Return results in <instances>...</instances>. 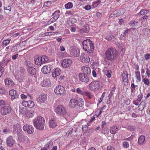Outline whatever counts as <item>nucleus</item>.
Returning a JSON list of instances; mask_svg holds the SVG:
<instances>
[{
    "label": "nucleus",
    "instance_id": "obj_1",
    "mask_svg": "<svg viewBox=\"0 0 150 150\" xmlns=\"http://www.w3.org/2000/svg\"><path fill=\"white\" fill-rule=\"evenodd\" d=\"M33 123L34 126L36 129L42 130L44 128L45 120L44 118L41 116H37L33 120Z\"/></svg>",
    "mask_w": 150,
    "mask_h": 150
},
{
    "label": "nucleus",
    "instance_id": "obj_2",
    "mask_svg": "<svg viewBox=\"0 0 150 150\" xmlns=\"http://www.w3.org/2000/svg\"><path fill=\"white\" fill-rule=\"evenodd\" d=\"M83 46L84 50L89 53L92 52L94 50V46L92 42L89 39L84 40L83 42Z\"/></svg>",
    "mask_w": 150,
    "mask_h": 150
},
{
    "label": "nucleus",
    "instance_id": "obj_3",
    "mask_svg": "<svg viewBox=\"0 0 150 150\" xmlns=\"http://www.w3.org/2000/svg\"><path fill=\"white\" fill-rule=\"evenodd\" d=\"M116 50L113 48L108 49L105 53L106 59L108 60L112 61L116 56Z\"/></svg>",
    "mask_w": 150,
    "mask_h": 150
},
{
    "label": "nucleus",
    "instance_id": "obj_4",
    "mask_svg": "<svg viewBox=\"0 0 150 150\" xmlns=\"http://www.w3.org/2000/svg\"><path fill=\"white\" fill-rule=\"evenodd\" d=\"M13 131L14 132H16L17 134L19 136H21L23 138V139L28 140V137H24L23 136L21 133L22 132V130L21 129L20 125L19 124H16L13 126Z\"/></svg>",
    "mask_w": 150,
    "mask_h": 150
},
{
    "label": "nucleus",
    "instance_id": "obj_5",
    "mask_svg": "<svg viewBox=\"0 0 150 150\" xmlns=\"http://www.w3.org/2000/svg\"><path fill=\"white\" fill-rule=\"evenodd\" d=\"M56 113L60 116H64L67 113L65 108L62 105H58L55 110Z\"/></svg>",
    "mask_w": 150,
    "mask_h": 150
},
{
    "label": "nucleus",
    "instance_id": "obj_6",
    "mask_svg": "<svg viewBox=\"0 0 150 150\" xmlns=\"http://www.w3.org/2000/svg\"><path fill=\"white\" fill-rule=\"evenodd\" d=\"M54 91L56 95L60 96H63L65 93L64 88L61 85L57 86L54 89Z\"/></svg>",
    "mask_w": 150,
    "mask_h": 150
},
{
    "label": "nucleus",
    "instance_id": "obj_7",
    "mask_svg": "<svg viewBox=\"0 0 150 150\" xmlns=\"http://www.w3.org/2000/svg\"><path fill=\"white\" fill-rule=\"evenodd\" d=\"M99 82L98 81H93L89 85V88L92 91H96L99 88Z\"/></svg>",
    "mask_w": 150,
    "mask_h": 150
},
{
    "label": "nucleus",
    "instance_id": "obj_8",
    "mask_svg": "<svg viewBox=\"0 0 150 150\" xmlns=\"http://www.w3.org/2000/svg\"><path fill=\"white\" fill-rule=\"evenodd\" d=\"M11 111V108L9 106H5L1 107L0 109V113L1 115H5L10 113Z\"/></svg>",
    "mask_w": 150,
    "mask_h": 150
},
{
    "label": "nucleus",
    "instance_id": "obj_9",
    "mask_svg": "<svg viewBox=\"0 0 150 150\" xmlns=\"http://www.w3.org/2000/svg\"><path fill=\"white\" fill-rule=\"evenodd\" d=\"M79 80L82 82L85 83L89 82L90 79L89 78L88 75L80 73L79 75Z\"/></svg>",
    "mask_w": 150,
    "mask_h": 150
},
{
    "label": "nucleus",
    "instance_id": "obj_10",
    "mask_svg": "<svg viewBox=\"0 0 150 150\" xmlns=\"http://www.w3.org/2000/svg\"><path fill=\"white\" fill-rule=\"evenodd\" d=\"M80 60L82 63H88L90 62V58L88 54L83 53L80 56Z\"/></svg>",
    "mask_w": 150,
    "mask_h": 150
},
{
    "label": "nucleus",
    "instance_id": "obj_11",
    "mask_svg": "<svg viewBox=\"0 0 150 150\" xmlns=\"http://www.w3.org/2000/svg\"><path fill=\"white\" fill-rule=\"evenodd\" d=\"M47 99V96L45 94H41L38 97L37 101L38 103L42 104L45 103Z\"/></svg>",
    "mask_w": 150,
    "mask_h": 150
},
{
    "label": "nucleus",
    "instance_id": "obj_12",
    "mask_svg": "<svg viewBox=\"0 0 150 150\" xmlns=\"http://www.w3.org/2000/svg\"><path fill=\"white\" fill-rule=\"evenodd\" d=\"M23 129L25 131H27L28 133L31 134L34 131V128L32 126L28 125H25L23 127Z\"/></svg>",
    "mask_w": 150,
    "mask_h": 150
},
{
    "label": "nucleus",
    "instance_id": "obj_13",
    "mask_svg": "<svg viewBox=\"0 0 150 150\" xmlns=\"http://www.w3.org/2000/svg\"><path fill=\"white\" fill-rule=\"evenodd\" d=\"M71 60L66 59L63 60L61 65L62 66L65 68H67L69 67L72 63Z\"/></svg>",
    "mask_w": 150,
    "mask_h": 150
},
{
    "label": "nucleus",
    "instance_id": "obj_14",
    "mask_svg": "<svg viewBox=\"0 0 150 150\" xmlns=\"http://www.w3.org/2000/svg\"><path fill=\"white\" fill-rule=\"evenodd\" d=\"M50 80V79L49 78L45 79L41 83V85L43 87H49L50 86L51 83Z\"/></svg>",
    "mask_w": 150,
    "mask_h": 150
},
{
    "label": "nucleus",
    "instance_id": "obj_15",
    "mask_svg": "<svg viewBox=\"0 0 150 150\" xmlns=\"http://www.w3.org/2000/svg\"><path fill=\"white\" fill-rule=\"evenodd\" d=\"M23 106L25 107L32 108L34 107L35 104L34 102L32 101H23L22 102Z\"/></svg>",
    "mask_w": 150,
    "mask_h": 150
},
{
    "label": "nucleus",
    "instance_id": "obj_16",
    "mask_svg": "<svg viewBox=\"0 0 150 150\" xmlns=\"http://www.w3.org/2000/svg\"><path fill=\"white\" fill-rule=\"evenodd\" d=\"M9 94L11 96V98L12 100L18 98L19 95L16 91L14 89L10 90L9 91Z\"/></svg>",
    "mask_w": 150,
    "mask_h": 150
},
{
    "label": "nucleus",
    "instance_id": "obj_17",
    "mask_svg": "<svg viewBox=\"0 0 150 150\" xmlns=\"http://www.w3.org/2000/svg\"><path fill=\"white\" fill-rule=\"evenodd\" d=\"M80 50L77 48H73L70 52L71 54L74 56L78 57L79 55Z\"/></svg>",
    "mask_w": 150,
    "mask_h": 150
},
{
    "label": "nucleus",
    "instance_id": "obj_18",
    "mask_svg": "<svg viewBox=\"0 0 150 150\" xmlns=\"http://www.w3.org/2000/svg\"><path fill=\"white\" fill-rule=\"evenodd\" d=\"M56 119L55 118H51L49 120V125L50 127H51L54 128L57 125V123L56 122Z\"/></svg>",
    "mask_w": 150,
    "mask_h": 150
},
{
    "label": "nucleus",
    "instance_id": "obj_19",
    "mask_svg": "<svg viewBox=\"0 0 150 150\" xmlns=\"http://www.w3.org/2000/svg\"><path fill=\"white\" fill-rule=\"evenodd\" d=\"M81 69L83 72V74L89 75L91 74V69L89 67L86 66H83L81 67Z\"/></svg>",
    "mask_w": 150,
    "mask_h": 150
},
{
    "label": "nucleus",
    "instance_id": "obj_20",
    "mask_svg": "<svg viewBox=\"0 0 150 150\" xmlns=\"http://www.w3.org/2000/svg\"><path fill=\"white\" fill-rule=\"evenodd\" d=\"M24 71V69L23 68L20 67L15 71V75L18 78H20L21 77V76L22 75Z\"/></svg>",
    "mask_w": 150,
    "mask_h": 150
},
{
    "label": "nucleus",
    "instance_id": "obj_21",
    "mask_svg": "<svg viewBox=\"0 0 150 150\" xmlns=\"http://www.w3.org/2000/svg\"><path fill=\"white\" fill-rule=\"evenodd\" d=\"M51 69L49 65L44 66L41 69V71L45 74H47L50 72Z\"/></svg>",
    "mask_w": 150,
    "mask_h": 150
},
{
    "label": "nucleus",
    "instance_id": "obj_22",
    "mask_svg": "<svg viewBox=\"0 0 150 150\" xmlns=\"http://www.w3.org/2000/svg\"><path fill=\"white\" fill-rule=\"evenodd\" d=\"M6 142L8 146L11 147L14 144L15 140L12 137L10 136L7 139Z\"/></svg>",
    "mask_w": 150,
    "mask_h": 150
},
{
    "label": "nucleus",
    "instance_id": "obj_23",
    "mask_svg": "<svg viewBox=\"0 0 150 150\" xmlns=\"http://www.w3.org/2000/svg\"><path fill=\"white\" fill-rule=\"evenodd\" d=\"M5 84L9 87H12L14 86V83L13 80L11 79L7 78L5 80Z\"/></svg>",
    "mask_w": 150,
    "mask_h": 150
},
{
    "label": "nucleus",
    "instance_id": "obj_24",
    "mask_svg": "<svg viewBox=\"0 0 150 150\" xmlns=\"http://www.w3.org/2000/svg\"><path fill=\"white\" fill-rule=\"evenodd\" d=\"M34 60L35 64L37 65H41L43 64L42 61L40 57L38 56H35Z\"/></svg>",
    "mask_w": 150,
    "mask_h": 150
},
{
    "label": "nucleus",
    "instance_id": "obj_25",
    "mask_svg": "<svg viewBox=\"0 0 150 150\" xmlns=\"http://www.w3.org/2000/svg\"><path fill=\"white\" fill-rule=\"evenodd\" d=\"M61 73V69L59 68H57L54 69V72L52 73V76L53 77H55L60 75Z\"/></svg>",
    "mask_w": 150,
    "mask_h": 150
},
{
    "label": "nucleus",
    "instance_id": "obj_26",
    "mask_svg": "<svg viewBox=\"0 0 150 150\" xmlns=\"http://www.w3.org/2000/svg\"><path fill=\"white\" fill-rule=\"evenodd\" d=\"M77 101L75 99H72L71 100L69 104V106L71 108H74L77 105Z\"/></svg>",
    "mask_w": 150,
    "mask_h": 150
},
{
    "label": "nucleus",
    "instance_id": "obj_27",
    "mask_svg": "<svg viewBox=\"0 0 150 150\" xmlns=\"http://www.w3.org/2000/svg\"><path fill=\"white\" fill-rule=\"evenodd\" d=\"M119 129V127L115 125L113 126L110 129V133L112 134H115Z\"/></svg>",
    "mask_w": 150,
    "mask_h": 150
},
{
    "label": "nucleus",
    "instance_id": "obj_28",
    "mask_svg": "<svg viewBox=\"0 0 150 150\" xmlns=\"http://www.w3.org/2000/svg\"><path fill=\"white\" fill-rule=\"evenodd\" d=\"M128 79L127 73L126 71H123L122 74V80L123 82H127Z\"/></svg>",
    "mask_w": 150,
    "mask_h": 150
},
{
    "label": "nucleus",
    "instance_id": "obj_29",
    "mask_svg": "<svg viewBox=\"0 0 150 150\" xmlns=\"http://www.w3.org/2000/svg\"><path fill=\"white\" fill-rule=\"evenodd\" d=\"M34 114V112L32 111H27L25 113V115L28 118L32 117Z\"/></svg>",
    "mask_w": 150,
    "mask_h": 150
},
{
    "label": "nucleus",
    "instance_id": "obj_30",
    "mask_svg": "<svg viewBox=\"0 0 150 150\" xmlns=\"http://www.w3.org/2000/svg\"><path fill=\"white\" fill-rule=\"evenodd\" d=\"M145 137L143 135H141L139 137L138 139V143L139 144H144L145 143Z\"/></svg>",
    "mask_w": 150,
    "mask_h": 150
},
{
    "label": "nucleus",
    "instance_id": "obj_31",
    "mask_svg": "<svg viewBox=\"0 0 150 150\" xmlns=\"http://www.w3.org/2000/svg\"><path fill=\"white\" fill-rule=\"evenodd\" d=\"M60 13V11L59 10L55 11L52 14V16L55 18V19H57L59 16V13Z\"/></svg>",
    "mask_w": 150,
    "mask_h": 150
},
{
    "label": "nucleus",
    "instance_id": "obj_32",
    "mask_svg": "<svg viewBox=\"0 0 150 150\" xmlns=\"http://www.w3.org/2000/svg\"><path fill=\"white\" fill-rule=\"evenodd\" d=\"M77 101V105L79 106H82L84 104V102L83 99L79 98Z\"/></svg>",
    "mask_w": 150,
    "mask_h": 150
},
{
    "label": "nucleus",
    "instance_id": "obj_33",
    "mask_svg": "<svg viewBox=\"0 0 150 150\" xmlns=\"http://www.w3.org/2000/svg\"><path fill=\"white\" fill-rule=\"evenodd\" d=\"M28 71L29 73L33 74H35L36 71V69L33 67L30 68H28Z\"/></svg>",
    "mask_w": 150,
    "mask_h": 150
},
{
    "label": "nucleus",
    "instance_id": "obj_34",
    "mask_svg": "<svg viewBox=\"0 0 150 150\" xmlns=\"http://www.w3.org/2000/svg\"><path fill=\"white\" fill-rule=\"evenodd\" d=\"M40 57L41 59H42L43 64L46 63L49 60L47 56L45 55H43Z\"/></svg>",
    "mask_w": 150,
    "mask_h": 150
},
{
    "label": "nucleus",
    "instance_id": "obj_35",
    "mask_svg": "<svg viewBox=\"0 0 150 150\" xmlns=\"http://www.w3.org/2000/svg\"><path fill=\"white\" fill-rule=\"evenodd\" d=\"M105 39L110 41H113L114 39V36L111 34L105 37Z\"/></svg>",
    "mask_w": 150,
    "mask_h": 150
},
{
    "label": "nucleus",
    "instance_id": "obj_36",
    "mask_svg": "<svg viewBox=\"0 0 150 150\" xmlns=\"http://www.w3.org/2000/svg\"><path fill=\"white\" fill-rule=\"evenodd\" d=\"M73 5L71 2H69L65 5V7L67 9H70L72 8Z\"/></svg>",
    "mask_w": 150,
    "mask_h": 150
},
{
    "label": "nucleus",
    "instance_id": "obj_37",
    "mask_svg": "<svg viewBox=\"0 0 150 150\" xmlns=\"http://www.w3.org/2000/svg\"><path fill=\"white\" fill-rule=\"evenodd\" d=\"M116 89V88L115 87H113L111 90V91L110 92V93L108 95V97L109 98V99H110V98L112 97L113 94H114L115 92V90Z\"/></svg>",
    "mask_w": 150,
    "mask_h": 150
},
{
    "label": "nucleus",
    "instance_id": "obj_38",
    "mask_svg": "<svg viewBox=\"0 0 150 150\" xmlns=\"http://www.w3.org/2000/svg\"><path fill=\"white\" fill-rule=\"evenodd\" d=\"M53 144V142L52 140H51L48 141L47 143L46 144V147L48 148L51 147Z\"/></svg>",
    "mask_w": 150,
    "mask_h": 150
},
{
    "label": "nucleus",
    "instance_id": "obj_39",
    "mask_svg": "<svg viewBox=\"0 0 150 150\" xmlns=\"http://www.w3.org/2000/svg\"><path fill=\"white\" fill-rule=\"evenodd\" d=\"M76 92L78 94L82 95H84L85 94L84 92L82 91L81 89L80 88H78L76 90Z\"/></svg>",
    "mask_w": 150,
    "mask_h": 150
},
{
    "label": "nucleus",
    "instance_id": "obj_40",
    "mask_svg": "<svg viewBox=\"0 0 150 150\" xmlns=\"http://www.w3.org/2000/svg\"><path fill=\"white\" fill-rule=\"evenodd\" d=\"M143 31L146 35H150V30L149 29H144L143 30Z\"/></svg>",
    "mask_w": 150,
    "mask_h": 150
},
{
    "label": "nucleus",
    "instance_id": "obj_41",
    "mask_svg": "<svg viewBox=\"0 0 150 150\" xmlns=\"http://www.w3.org/2000/svg\"><path fill=\"white\" fill-rule=\"evenodd\" d=\"M21 98L22 99L24 100L26 99L27 98H29V99H30L31 96L29 94H27V96L24 94H22L21 95Z\"/></svg>",
    "mask_w": 150,
    "mask_h": 150
},
{
    "label": "nucleus",
    "instance_id": "obj_42",
    "mask_svg": "<svg viewBox=\"0 0 150 150\" xmlns=\"http://www.w3.org/2000/svg\"><path fill=\"white\" fill-rule=\"evenodd\" d=\"M88 26H86V27H84L82 29H81L79 30L80 32L82 33L83 32H87L88 31Z\"/></svg>",
    "mask_w": 150,
    "mask_h": 150
},
{
    "label": "nucleus",
    "instance_id": "obj_43",
    "mask_svg": "<svg viewBox=\"0 0 150 150\" xmlns=\"http://www.w3.org/2000/svg\"><path fill=\"white\" fill-rule=\"evenodd\" d=\"M149 12V11L143 9L141 10L139 13L141 15H144L147 14Z\"/></svg>",
    "mask_w": 150,
    "mask_h": 150
},
{
    "label": "nucleus",
    "instance_id": "obj_44",
    "mask_svg": "<svg viewBox=\"0 0 150 150\" xmlns=\"http://www.w3.org/2000/svg\"><path fill=\"white\" fill-rule=\"evenodd\" d=\"M10 41V40L6 39L5 40H4L2 42V45L3 46H7L8 45Z\"/></svg>",
    "mask_w": 150,
    "mask_h": 150
},
{
    "label": "nucleus",
    "instance_id": "obj_45",
    "mask_svg": "<svg viewBox=\"0 0 150 150\" xmlns=\"http://www.w3.org/2000/svg\"><path fill=\"white\" fill-rule=\"evenodd\" d=\"M112 14L115 17H116L120 16V12L119 10H117L114 11L113 13H112Z\"/></svg>",
    "mask_w": 150,
    "mask_h": 150
},
{
    "label": "nucleus",
    "instance_id": "obj_46",
    "mask_svg": "<svg viewBox=\"0 0 150 150\" xmlns=\"http://www.w3.org/2000/svg\"><path fill=\"white\" fill-rule=\"evenodd\" d=\"M143 81L145 84L147 86H149L150 84V81L147 78H144L143 79Z\"/></svg>",
    "mask_w": 150,
    "mask_h": 150
},
{
    "label": "nucleus",
    "instance_id": "obj_47",
    "mask_svg": "<svg viewBox=\"0 0 150 150\" xmlns=\"http://www.w3.org/2000/svg\"><path fill=\"white\" fill-rule=\"evenodd\" d=\"M18 47V45H16L13 47L11 49V52H16L17 50Z\"/></svg>",
    "mask_w": 150,
    "mask_h": 150
},
{
    "label": "nucleus",
    "instance_id": "obj_48",
    "mask_svg": "<svg viewBox=\"0 0 150 150\" xmlns=\"http://www.w3.org/2000/svg\"><path fill=\"white\" fill-rule=\"evenodd\" d=\"M138 23L134 21H132L129 23V25L132 27L137 25Z\"/></svg>",
    "mask_w": 150,
    "mask_h": 150
},
{
    "label": "nucleus",
    "instance_id": "obj_49",
    "mask_svg": "<svg viewBox=\"0 0 150 150\" xmlns=\"http://www.w3.org/2000/svg\"><path fill=\"white\" fill-rule=\"evenodd\" d=\"M85 94L89 98H91L92 96L91 95V93L90 92L88 91H86L84 92Z\"/></svg>",
    "mask_w": 150,
    "mask_h": 150
},
{
    "label": "nucleus",
    "instance_id": "obj_50",
    "mask_svg": "<svg viewBox=\"0 0 150 150\" xmlns=\"http://www.w3.org/2000/svg\"><path fill=\"white\" fill-rule=\"evenodd\" d=\"M105 93L104 92L103 93L102 95H101V97L100 98V99L99 100V101L98 102V104L100 103L102 101L103 99V98L105 96Z\"/></svg>",
    "mask_w": 150,
    "mask_h": 150
},
{
    "label": "nucleus",
    "instance_id": "obj_51",
    "mask_svg": "<svg viewBox=\"0 0 150 150\" xmlns=\"http://www.w3.org/2000/svg\"><path fill=\"white\" fill-rule=\"evenodd\" d=\"M122 145L123 147L125 148H128L129 147V144L127 142H124L122 143Z\"/></svg>",
    "mask_w": 150,
    "mask_h": 150
},
{
    "label": "nucleus",
    "instance_id": "obj_52",
    "mask_svg": "<svg viewBox=\"0 0 150 150\" xmlns=\"http://www.w3.org/2000/svg\"><path fill=\"white\" fill-rule=\"evenodd\" d=\"M73 129L72 128H70L69 130H68L67 132L66 133V136H69V135L72 134V132Z\"/></svg>",
    "mask_w": 150,
    "mask_h": 150
},
{
    "label": "nucleus",
    "instance_id": "obj_53",
    "mask_svg": "<svg viewBox=\"0 0 150 150\" xmlns=\"http://www.w3.org/2000/svg\"><path fill=\"white\" fill-rule=\"evenodd\" d=\"M73 12L70 11H67L65 13V15L67 16L73 15Z\"/></svg>",
    "mask_w": 150,
    "mask_h": 150
},
{
    "label": "nucleus",
    "instance_id": "obj_54",
    "mask_svg": "<svg viewBox=\"0 0 150 150\" xmlns=\"http://www.w3.org/2000/svg\"><path fill=\"white\" fill-rule=\"evenodd\" d=\"M112 71L110 70H109L108 71H107V73L106 74H105L107 77L108 78H110L111 76V74L112 73Z\"/></svg>",
    "mask_w": 150,
    "mask_h": 150
},
{
    "label": "nucleus",
    "instance_id": "obj_55",
    "mask_svg": "<svg viewBox=\"0 0 150 150\" xmlns=\"http://www.w3.org/2000/svg\"><path fill=\"white\" fill-rule=\"evenodd\" d=\"M26 64L28 68H30L33 67V64L30 62H27Z\"/></svg>",
    "mask_w": 150,
    "mask_h": 150
},
{
    "label": "nucleus",
    "instance_id": "obj_56",
    "mask_svg": "<svg viewBox=\"0 0 150 150\" xmlns=\"http://www.w3.org/2000/svg\"><path fill=\"white\" fill-rule=\"evenodd\" d=\"M140 102V101L137 99L136 100H134L133 102V103L135 105L137 106L139 105Z\"/></svg>",
    "mask_w": 150,
    "mask_h": 150
},
{
    "label": "nucleus",
    "instance_id": "obj_57",
    "mask_svg": "<svg viewBox=\"0 0 150 150\" xmlns=\"http://www.w3.org/2000/svg\"><path fill=\"white\" fill-rule=\"evenodd\" d=\"M5 93V88L4 87L0 88V94H3Z\"/></svg>",
    "mask_w": 150,
    "mask_h": 150
},
{
    "label": "nucleus",
    "instance_id": "obj_58",
    "mask_svg": "<svg viewBox=\"0 0 150 150\" xmlns=\"http://www.w3.org/2000/svg\"><path fill=\"white\" fill-rule=\"evenodd\" d=\"M146 74L147 75L148 78L150 77V70L148 68H146Z\"/></svg>",
    "mask_w": 150,
    "mask_h": 150
},
{
    "label": "nucleus",
    "instance_id": "obj_59",
    "mask_svg": "<svg viewBox=\"0 0 150 150\" xmlns=\"http://www.w3.org/2000/svg\"><path fill=\"white\" fill-rule=\"evenodd\" d=\"M83 8L88 11L91 9V7L90 5H87L84 7H83Z\"/></svg>",
    "mask_w": 150,
    "mask_h": 150
},
{
    "label": "nucleus",
    "instance_id": "obj_60",
    "mask_svg": "<svg viewBox=\"0 0 150 150\" xmlns=\"http://www.w3.org/2000/svg\"><path fill=\"white\" fill-rule=\"evenodd\" d=\"M51 4V2L50 1H47L44 3V5L47 7L50 6Z\"/></svg>",
    "mask_w": 150,
    "mask_h": 150
},
{
    "label": "nucleus",
    "instance_id": "obj_61",
    "mask_svg": "<svg viewBox=\"0 0 150 150\" xmlns=\"http://www.w3.org/2000/svg\"><path fill=\"white\" fill-rule=\"evenodd\" d=\"M143 97V94L141 93L140 94H139L137 96V99L141 101Z\"/></svg>",
    "mask_w": 150,
    "mask_h": 150
},
{
    "label": "nucleus",
    "instance_id": "obj_62",
    "mask_svg": "<svg viewBox=\"0 0 150 150\" xmlns=\"http://www.w3.org/2000/svg\"><path fill=\"white\" fill-rule=\"evenodd\" d=\"M144 56L146 60H147L150 58V55L149 54H145Z\"/></svg>",
    "mask_w": 150,
    "mask_h": 150
},
{
    "label": "nucleus",
    "instance_id": "obj_63",
    "mask_svg": "<svg viewBox=\"0 0 150 150\" xmlns=\"http://www.w3.org/2000/svg\"><path fill=\"white\" fill-rule=\"evenodd\" d=\"M120 15L123 14L125 11V10L124 8H121L119 9Z\"/></svg>",
    "mask_w": 150,
    "mask_h": 150
},
{
    "label": "nucleus",
    "instance_id": "obj_64",
    "mask_svg": "<svg viewBox=\"0 0 150 150\" xmlns=\"http://www.w3.org/2000/svg\"><path fill=\"white\" fill-rule=\"evenodd\" d=\"M107 150H115V148L111 146H109L107 147Z\"/></svg>",
    "mask_w": 150,
    "mask_h": 150
}]
</instances>
